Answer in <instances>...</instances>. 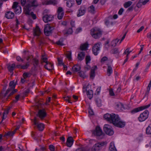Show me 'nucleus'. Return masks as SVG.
Masks as SVG:
<instances>
[{"label": "nucleus", "mask_w": 151, "mask_h": 151, "mask_svg": "<svg viewBox=\"0 0 151 151\" xmlns=\"http://www.w3.org/2000/svg\"><path fill=\"white\" fill-rule=\"evenodd\" d=\"M129 48H127L124 52L123 54H129L130 53H131L132 51H129Z\"/></svg>", "instance_id": "nucleus-51"}, {"label": "nucleus", "mask_w": 151, "mask_h": 151, "mask_svg": "<svg viewBox=\"0 0 151 151\" xmlns=\"http://www.w3.org/2000/svg\"><path fill=\"white\" fill-rule=\"evenodd\" d=\"M116 108L119 111H122L124 109L123 104L120 102L116 104Z\"/></svg>", "instance_id": "nucleus-19"}, {"label": "nucleus", "mask_w": 151, "mask_h": 151, "mask_svg": "<svg viewBox=\"0 0 151 151\" xmlns=\"http://www.w3.org/2000/svg\"><path fill=\"white\" fill-rule=\"evenodd\" d=\"M30 14L28 15H31L33 19H35L36 18V17L35 14H34L33 13V12H31L30 13H29Z\"/></svg>", "instance_id": "nucleus-52"}, {"label": "nucleus", "mask_w": 151, "mask_h": 151, "mask_svg": "<svg viewBox=\"0 0 151 151\" xmlns=\"http://www.w3.org/2000/svg\"><path fill=\"white\" fill-rule=\"evenodd\" d=\"M37 127L39 130L42 131L44 128V125L42 123H40L37 124Z\"/></svg>", "instance_id": "nucleus-33"}, {"label": "nucleus", "mask_w": 151, "mask_h": 151, "mask_svg": "<svg viewBox=\"0 0 151 151\" xmlns=\"http://www.w3.org/2000/svg\"><path fill=\"white\" fill-rule=\"evenodd\" d=\"M73 32L72 29L69 28L68 29H65L63 31V32L64 34H71Z\"/></svg>", "instance_id": "nucleus-27"}, {"label": "nucleus", "mask_w": 151, "mask_h": 151, "mask_svg": "<svg viewBox=\"0 0 151 151\" xmlns=\"http://www.w3.org/2000/svg\"><path fill=\"white\" fill-rule=\"evenodd\" d=\"M104 118L117 127L122 128L124 127L125 125V122L121 121L119 116L114 114L107 113L104 115Z\"/></svg>", "instance_id": "nucleus-1"}, {"label": "nucleus", "mask_w": 151, "mask_h": 151, "mask_svg": "<svg viewBox=\"0 0 151 151\" xmlns=\"http://www.w3.org/2000/svg\"><path fill=\"white\" fill-rule=\"evenodd\" d=\"M16 14H20L22 12V8L20 6H18L17 8L13 9Z\"/></svg>", "instance_id": "nucleus-29"}, {"label": "nucleus", "mask_w": 151, "mask_h": 151, "mask_svg": "<svg viewBox=\"0 0 151 151\" xmlns=\"http://www.w3.org/2000/svg\"><path fill=\"white\" fill-rule=\"evenodd\" d=\"M74 140L72 137H69L67 139L66 145L68 147H70L73 143Z\"/></svg>", "instance_id": "nucleus-17"}, {"label": "nucleus", "mask_w": 151, "mask_h": 151, "mask_svg": "<svg viewBox=\"0 0 151 151\" xmlns=\"http://www.w3.org/2000/svg\"><path fill=\"white\" fill-rule=\"evenodd\" d=\"M58 18L59 19H61L64 15V12L58 13Z\"/></svg>", "instance_id": "nucleus-43"}, {"label": "nucleus", "mask_w": 151, "mask_h": 151, "mask_svg": "<svg viewBox=\"0 0 151 151\" xmlns=\"http://www.w3.org/2000/svg\"><path fill=\"white\" fill-rule=\"evenodd\" d=\"M49 149L51 151L55 150V147L52 145H50L49 146Z\"/></svg>", "instance_id": "nucleus-53"}, {"label": "nucleus", "mask_w": 151, "mask_h": 151, "mask_svg": "<svg viewBox=\"0 0 151 151\" xmlns=\"http://www.w3.org/2000/svg\"><path fill=\"white\" fill-rule=\"evenodd\" d=\"M107 72L108 75V76H110L111 74L112 73V67L110 66H108Z\"/></svg>", "instance_id": "nucleus-38"}, {"label": "nucleus", "mask_w": 151, "mask_h": 151, "mask_svg": "<svg viewBox=\"0 0 151 151\" xmlns=\"http://www.w3.org/2000/svg\"><path fill=\"white\" fill-rule=\"evenodd\" d=\"M26 0H21V3L22 5L23 6H24L25 4Z\"/></svg>", "instance_id": "nucleus-61"}, {"label": "nucleus", "mask_w": 151, "mask_h": 151, "mask_svg": "<svg viewBox=\"0 0 151 151\" xmlns=\"http://www.w3.org/2000/svg\"><path fill=\"white\" fill-rule=\"evenodd\" d=\"M74 2L73 1L69 0L66 2V6L70 8L74 4Z\"/></svg>", "instance_id": "nucleus-34"}, {"label": "nucleus", "mask_w": 151, "mask_h": 151, "mask_svg": "<svg viewBox=\"0 0 151 151\" xmlns=\"http://www.w3.org/2000/svg\"><path fill=\"white\" fill-rule=\"evenodd\" d=\"M146 133L147 134L151 135V125L148 126L146 128Z\"/></svg>", "instance_id": "nucleus-35"}, {"label": "nucleus", "mask_w": 151, "mask_h": 151, "mask_svg": "<svg viewBox=\"0 0 151 151\" xmlns=\"http://www.w3.org/2000/svg\"><path fill=\"white\" fill-rule=\"evenodd\" d=\"M58 1L56 0H46L45 1L46 5L52 4L55 5L57 4Z\"/></svg>", "instance_id": "nucleus-18"}, {"label": "nucleus", "mask_w": 151, "mask_h": 151, "mask_svg": "<svg viewBox=\"0 0 151 151\" xmlns=\"http://www.w3.org/2000/svg\"><path fill=\"white\" fill-rule=\"evenodd\" d=\"M17 89H14V88L11 91H10L9 92H10L9 94L6 97V96L5 97V98H4V99H5L6 100H7L8 99H10V97L12 95H13L16 92H17Z\"/></svg>", "instance_id": "nucleus-22"}, {"label": "nucleus", "mask_w": 151, "mask_h": 151, "mask_svg": "<svg viewBox=\"0 0 151 151\" xmlns=\"http://www.w3.org/2000/svg\"><path fill=\"white\" fill-rule=\"evenodd\" d=\"M93 134L95 135L100 136L102 135V132L100 127L97 126L96 127L95 130L93 132Z\"/></svg>", "instance_id": "nucleus-12"}, {"label": "nucleus", "mask_w": 151, "mask_h": 151, "mask_svg": "<svg viewBox=\"0 0 151 151\" xmlns=\"http://www.w3.org/2000/svg\"><path fill=\"white\" fill-rule=\"evenodd\" d=\"M87 95L88 98L91 99L93 97V91L92 90H88L87 91Z\"/></svg>", "instance_id": "nucleus-28"}, {"label": "nucleus", "mask_w": 151, "mask_h": 151, "mask_svg": "<svg viewBox=\"0 0 151 151\" xmlns=\"http://www.w3.org/2000/svg\"><path fill=\"white\" fill-rule=\"evenodd\" d=\"M151 104H148L147 105L143 106H141L139 107L136 108L134 109H133L131 111V112L132 114H134L135 113L138 112L140 111H142L143 110L148 108L149 107L150 105Z\"/></svg>", "instance_id": "nucleus-8"}, {"label": "nucleus", "mask_w": 151, "mask_h": 151, "mask_svg": "<svg viewBox=\"0 0 151 151\" xmlns=\"http://www.w3.org/2000/svg\"><path fill=\"white\" fill-rule=\"evenodd\" d=\"M5 17L8 19H12L14 16V13L10 12L8 11L5 13Z\"/></svg>", "instance_id": "nucleus-20"}, {"label": "nucleus", "mask_w": 151, "mask_h": 151, "mask_svg": "<svg viewBox=\"0 0 151 151\" xmlns=\"http://www.w3.org/2000/svg\"><path fill=\"white\" fill-rule=\"evenodd\" d=\"M104 131L106 134L110 136L113 135L114 134V131L111 126L110 125L106 124L104 127Z\"/></svg>", "instance_id": "nucleus-5"}, {"label": "nucleus", "mask_w": 151, "mask_h": 151, "mask_svg": "<svg viewBox=\"0 0 151 151\" xmlns=\"http://www.w3.org/2000/svg\"><path fill=\"white\" fill-rule=\"evenodd\" d=\"M88 10L91 13H95V8L94 6L93 5L90 6L88 8Z\"/></svg>", "instance_id": "nucleus-36"}, {"label": "nucleus", "mask_w": 151, "mask_h": 151, "mask_svg": "<svg viewBox=\"0 0 151 151\" xmlns=\"http://www.w3.org/2000/svg\"><path fill=\"white\" fill-rule=\"evenodd\" d=\"M66 56L67 58L69 60H71V51H68L67 52L66 54Z\"/></svg>", "instance_id": "nucleus-40"}, {"label": "nucleus", "mask_w": 151, "mask_h": 151, "mask_svg": "<svg viewBox=\"0 0 151 151\" xmlns=\"http://www.w3.org/2000/svg\"><path fill=\"white\" fill-rule=\"evenodd\" d=\"M41 120H42L46 116V113L44 109L40 110L37 114Z\"/></svg>", "instance_id": "nucleus-15"}, {"label": "nucleus", "mask_w": 151, "mask_h": 151, "mask_svg": "<svg viewBox=\"0 0 151 151\" xmlns=\"http://www.w3.org/2000/svg\"><path fill=\"white\" fill-rule=\"evenodd\" d=\"M132 3L131 1H128L125 2L124 4V6L125 8H127Z\"/></svg>", "instance_id": "nucleus-37"}, {"label": "nucleus", "mask_w": 151, "mask_h": 151, "mask_svg": "<svg viewBox=\"0 0 151 151\" xmlns=\"http://www.w3.org/2000/svg\"><path fill=\"white\" fill-rule=\"evenodd\" d=\"M62 12H63V8L61 7H58L57 11V13H62Z\"/></svg>", "instance_id": "nucleus-56"}, {"label": "nucleus", "mask_w": 151, "mask_h": 151, "mask_svg": "<svg viewBox=\"0 0 151 151\" xmlns=\"http://www.w3.org/2000/svg\"><path fill=\"white\" fill-rule=\"evenodd\" d=\"M111 53L114 54H117L119 53L118 49L117 48H115L111 50Z\"/></svg>", "instance_id": "nucleus-42"}, {"label": "nucleus", "mask_w": 151, "mask_h": 151, "mask_svg": "<svg viewBox=\"0 0 151 151\" xmlns=\"http://www.w3.org/2000/svg\"><path fill=\"white\" fill-rule=\"evenodd\" d=\"M124 9L122 8L119 10L118 12V14L120 15H121L122 14V12L124 11Z\"/></svg>", "instance_id": "nucleus-59"}, {"label": "nucleus", "mask_w": 151, "mask_h": 151, "mask_svg": "<svg viewBox=\"0 0 151 151\" xmlns=\"http://www.w3.org/2000/svg\"><path fill=\"white\" fill-rule=\"evenodd\" d=\"M20 97V95L19 94L17 95H16L15 97V100H14L13 101V102L14 103H17L18 101L19 100Z\"/></svg>", "instance_id": "nucleus-49"}, {"label": "nucleus", "mask_w": 151, "mask_h": 151, "mask_svg": "<svg viewBox=\"0 0 151 151\" xmlns=\"http://www.w3.org/2000/svg\"><path fill=\"white\" fill-rule=\"evenodd\" d=\"M45 63H46V65H45L44 67L45 69H47V70L49 71L51 70V69L48 68L47 65H50V66L52 69L53 68V65L51 64L50 63L48 62L47 61H46L45 62Z\"/></svg>", "instance_id": "nucleus-25"}, {"label": "nucleus", "mask_w": 151, "mask_h": 151, "mask_svg": "<svg viewBox=\"0 0 151 151\" xmlns=\"http://www.w3.org/2000/svg\"><path fill=\"white\" fill-rule=\"evenodd\" d=\"M38 5L36 0H31L29 3L24 6L23 9L24 12L26 15H29L32 7H37Z\"/></svg>", "instance_id": "nucleus-2"}, {"label": "nucleus", "mask_w": 151, "mask_h": 151, "mask_svg": "<svg viewBox=\"0 0 151 151\" xmlns=\"http://www.w3.org/2000/svg\"><path fill=\"white\" fill-rule=\"evenodd\" d=\"M15 86L16 84L14 83V81H10L9 83V87L7 90L6 93L3 96L2 98H5L9 93L15 88Z\"/></svg>", "instance_id": "nucleus-6"}, {"label": "nucleus", "mask_w": 151, "mask_h": 151, "mask_svg": "<svg viewBox=\"0 0 151 151\" xmlns=\"http://www.w3.org/2000/svg\"><path fill=\"white\" fill-rule=\"evenodd\" d=\"M54 17L52 15L50 14H46L43 17V20L45 23L50 21L53 19Z\"/></svg>", "instance_id": "nucleus-10"}, {"label": "nucleus", "mask_w": 151, "mask_h": 151, "mask_svg": "<svg viewBox=\"0 0 151 151\" xmlns=\"http://www.w3.org/2000/svg\"><path fill=\"white\" fill-rule=\"evenodd\" d=\"M70 97H69L68 96H67L66 97H63V99L65 100V101H67L68 102L70 103H72V102H70Z\"/></svg>", "instance_id": "nucleus-48"}, {"label": "nucleus", "mask_w": 151, "mask_h": 151, "mask_svg": "<svg viewBox=\"0 0 151 151\" xmlns=\"http://www.w3.org/2000/svg\"><path fill=\"white\" fill-rule=\"evenodd\" d=\"M88 44V43L86 42L83 44L81 45L80 47V49L82 50H86L87 49Z\"/></svg>", "instance_id": "nucleus-26"}, {"label": "nucleus", "mask_w": 151, "mask_h": 151, "mask_svg": "<svg viewBox=\"0 0 151 151\" xmlns=\"http://www.w3.org/2000/svg\"><path fill=\"white\" fill-rule=\"evenodd\" d=\"M41 33V32L39 27L37 26L35 29H34L33 30V34L34 36H37V38H38V37L40 36Z\"/></svg>", "instance_id": "nucleus-14"}, {"label": "nucleus", "mask_w": 151, "mask_h": 151, "mask_svg": "<svg viewBox=\"0 0 151 151\" xmlns=\"http://www.w3.org/2000/svg\"><path fill=\"white\" fill-rule=\"evenodd\" d=\"M15 64L14 63L12 64L11 65H9L8 67V69L9 71L11 73H12V75L13 74V72L14 68L15 67Z\"/></svg>", "instance_id": "nucleus-24"}, {"label": "nucleus", "mask_w": 151, "mask_h": 151, "mask_svg": "<svg viewBox=\"0 0 151 151\" xmlns=\"http://www.w3.org/2000/svg\"><path fill=\"white\" fill-rule=\"evenodd\" d=\"M150 90H149L148 89H147V91L145 93V97H146L147 98V97L148 96V95L149 93Z\"/></svg>", "instance_id": "nucleus-63"}, {"label": "nucleus", "mask_w": 151, "mask_h": 151, "mask_svg": "<svg viewBox=\"0 0 151 151\" xmlns=\"http://www.w3.org/2000/svg\"><path fill=\"white\" fill-rule=\"evenodd\" d=\"M86 64H87L89 63L90 61L91 60V57L89 55H87L86 57Z\"/></svg>", "instance_id": "nucleus-44"}, {"label": "nucleus", "mask_w": 151, "mask_h": 151, "mask_svg": "<svg viewBox=\"0 0 151 151\" xmlns=\"http://www.w3.org/2000/svg\"><path fill=\"white\" fill-rule=\"evenodd\" d=\"M91 34L94 38L97 39L101 36L102 34V31L100 29L95 27L91 30Z\"/></svg>", "instance_id": "nucleus-3"}, {"label": "nucleus", "mask_w": 151, "mask_h": 151, "mask_svg": "<svg viewBox=\"0 0 151 151\" xmlns=\"http://www.w3.org/2000/svg\"><path fill=\"white\" fill-rule=\"evenodd\" d=\"M18 3L17 2H14L13 3V6H12V8L13 9H14L15 8L17 7L18 6H19L18 5Z\"/></svg>", "instance_id": "nucleus-46"}, {"label": "nucleus", "mask_w": 151, "mask_h": 151, "mask_svg": "<svg viewBox=\"0 0 151 151\" xmlns=\"http://www.w3.org/2000/svg\"><path fill=\"white\" fill-rule=\"evenodd\" d=\"M95 101L98 106L100 107L101 106V100L100 99L97 97L95 99Z\"/></svg>", "instance_id": "nucleus-32"}, {"label": "nucleus", "mask_w": 151, "mask_h": 151, "mask_svg": "<svg viewBox=\"0 0 151 151\" xmlns=\"http://www.w3.org/2000/svg\"><path fill=\"white\" fill-rule=\"evenodd\" d=\"M72 70L74 72H77L80 70L81 69L80 66L78 64L74 65L72 68Z\"/></svg>", "instance_id": "nucleus-23"}, {"label": "nucleus", "mask_w": 151, "mask_h": 151, "mask_svg": "<svg viewBox=\"0 0 151 151\" xmlns=\"http://www.w3.org/2000/svg\"><path fill=\"white\" fill-rule=\"evenodd\" d=\"M109 41L108 40H107L106 42L105 43V47L107 50L108 49V48L109 47Z\"/></svg>", "instance_id": "nucleus-50"}, {"label": "nucleus", "mask_w": 151, "mask_h": 151, "mask_svg": "<svg viewBox=\"0 0 151 151\" xmlns=\"http://www.w3.org/2000/svg\"><path fill=\"white\" fill-rule=\"evenodd\" d=\"M108 59V58L104 56L101 59V63H103L104 61L107 60Z\"/></svg>", "instance_id": "nucleus-54"}, {"label": "nucleus", "mask_w": 151, "mask_h": 151, "mask_svg": "<svg viewBox=\"0 0 151 151\" xmlns=\"http://www.w3.org/2000/svg\"><path fill=\"white\" fill-rule=\"evenodd\" d=\"M105 144V143L104 142H101L95 144L92 148V151H99L100 147L103 146Z\"/></svg>", "instance_id": "nucleus-9"}, {"label": "nucleus", "mask_w": 151, "mask_h": 151, "mask_svg": "<svg viewBox=\"0 0 151 151\" xmlns=\"http://www.w3.org/2000/svg\"><path fill=\"white\" fill-rule=\"evenodd\" d=\"M79 76L83 78H84L86 76L85 73L82 71H80L79 73Z\"/></svg>", "instance_id": "nucleus-47"}, {"label": "nucleus", "mask_w": 151, "mask_h": 151, "mask_svg": "<svg viewBox=\"0 0 151 151\" xmlns=\"http://www.w3.org/2000/svg\"><path fill=\"white\" fill-rule=\"evenodd\" d=\"M142 0H139L138 3L137 4V6L138 8H140L141 6V5L140 4L141 3H142Z\"/></svg>", "instance_id": "nucleus-62"}, {"label": "nucleus", "mask_w": 151, "mask_h": 151, "mask_svg": "<svg viewBox=\"0 0 151 151\" xmlns=\"http://www.w3.org/2000/svg\"><path fill=\"white\" fill-rule=\"evenodd\" d=\"M109 150L110 151H116V147L113 143H111L109 147Z\"/></svg>", "instance_id": "nucleus-31"}, {"label": "nucleus", "mask_w": 151, "mask_h": 151, "mask_svg": "<svg viewBox=\"0 0 151 151\" xmlns=\"http://www.w3.org/2000/svg\"><path fill=\"white\" fill-rule=\"evenodd\" d=\"M16 59L18 61H23V60L19 56H17V57Z\"/></svg>", "instance_id": "nucleus-60"}, {"label": "nucleus", "mask_w": 151, "mask_h": 151, "mask_svg": "<svg viewBox=\"0 0 151 151\" xmlns=\"http://www.w3.org/2000/svg\"><path fill=\"white\" fill-rule=\"evenodd\" d=\"M149 114V112L148 110H146L143 113L140 114L138 117L139 121L142 122L145 121L147 119Z\"/></svg>", "instance_id": "nucleus-7"}, {"label": "nucleus", "mask_w": 151, "mask_h": 151, "mask_svg": "<svg viewBox=\"0 0 151 151\" xmlns=\"http://www.w3.org/2000/svg\"><path fill=\"white\" fill-rule=\"evenodd\" d=\"M109 94L111 96H114V93L112 89H110L109 91Z\"/></svg>", "instance_id": "nucleus-58"}, {"label": "nucleus", "mask_w": 151, "mask_h": 151, "mask_svg": "<svg viewBox=\"0 0 151 151\" xmlns=\"http://www.w3.org/2000/svg\"><path fill=\"white\" fill-rule=\"evenodd\" d=\"M31 74L30 73H24L23 74V77L24 78H26L27 77H29L30 76Z\"/></svg>", "instance_id": "nucleus-45"}, {"label": "nucleus", "mask_w": 151, "mask_h": 151, "mask_svg": "<svg viewBox=\"0 0 151 151\" xmlns=\"http://www.w3.org/2000/svg\"><path fill=\"white\" fill-rule=\"evenodd\" d=\"M6 133L7 136H12L14 135V132H9Z\"/></svg>", "instance_id": "nucleus-55"}, {"label": "nucleus", "mask_w": 151, "mask_h": 151, "mask_svg": "<svg viewBox=\"0 0 151 151\" xmlns=\"http://www.w3.org/2000/svg\"><path fill=\"white\" fill-rule=\"evenodd\" d=\"M97 67L96 65L93 66L91 70L90 77L92 79H93L94 78L96 74L95 70L97 69Z\"/></svg>", "instance_id": "nucleus-13"}, {"label": "nucleus", "mask_w": 151, "mask_h": 151, "mask_svg": "<svg viewBox=\"0 0 151 151\" xmlns=\"http://www.w3.org/2000/svg\"><path fill=\"white\" fill-rule=\"evenodd\" d=\"M63 39L61 38L58 41L56 42V44L58 45L63 46L64 45V44L63 43Z\"/></svg>", "instance_id": "nucleus-39"}, {"label": "nucleus", "mask_w": 151, "mask_h": 151, "mask_svg": "<svg viewBox=\"0 0 151 151\" xmlns=\"http://www.w3.org/2000/svg\"><path fill=\"white\" fill-rule=\"evenodd\" d=\"M33 65L35 68V69L37 67V66L39 65V61L37 60L36 59L34 58L33 59Z\"/></svg>", "instance_id": "nucleus-30"}, {"label": "nucleus", "mask_w": 151, "mask_h": 151, "mask_svg": "<svg viewBox=\"0 0 151 151\" xmlns=\"http://www.w3.org/2000/svg\"><path fill=\"white\" fill-rule=\"evenodd\" d=\"M29 91L30 90L29 89H28L24 91L23 92L24 95H27V94L29 92Z\"/></svg>", "instance_id": "nucleus-64"}, {"label": "nucleus", "mask_w": 151, "mask_h": 151, "mask_svg": "<svg viewBox=\"0 0 151 151\" xmlns=\"http://www.w3.org/2000/svg\"><path fill=\"white\" fill-rule=\"evenodd\" d=\"M54 29V25L51 24H47L44 29V33L47 36H49L52 33V31Z\"/></svg>", "instance_id": "nucleus-4"}, {"label": "nucleus", "mask_w": 151, "mask_h": 151, "mask_svg": "<svg viewBox=\"0 0 151 151\" xmlns=\"http://www.w3.org/2000/svg\"><path fill=\"white\" fill-rule=\"evenodd\" d=\"M58 60L59 65H61L64 64L63 62V60H60L59 58H58Z\"/></svg>", "instance_id": "nucleus-57"}, {"label": "nucleus", "mask_w": 151, "mask_h": 151, "mask_svg": "<svg viewBox=\"0 0 151 151\" xmlns=\"http://www.w3.org/2000/svg\"><path fill=\"white\" fill-rule=\"evenodd\" d=\"M100 45L99 44L97 43L94 45L93 47L92 51L94 54L96 55H98V51L100 50Z\"/></svg>", "instance_id": "nucleus-11"}, {"label": "nucleus", "mask_w": 151, "mask_h": 151, "mask_svg": "<svg viewBox=\"0 0 151 151\" xmlns=\"http://www.w3.org/2000/svg\"><path fill=\"white\" fill-rule=\"evenodd\" d=\"M29 65V62H27L25 65H22L21 66V69H27Z\"/></svg>", "instance_id": "nucleus-41"}, {"label": "nucleus", "mask_w": 151, "mask_h": 151, "mask_svg": "<svg viewBox=\"0 0 151 151\" xmlns=\"http://www.w3.org/2000/svg\"><path fill=\"white\" fill-rule=\"evenodd\" d=\"M86 11V9L84 7H80L78 10V12L77 14L78 17H80L83 15L85 13Z\"/></svg>", "instance_id": "nucleus-16"}, {"label": "nucleus", "mask_w": 151, "mask_h": 151, "mask_svg": "<svg viewBox=\"0 0 151 151\" xmlns=\"http://www.w3.org/2000/svg\"><path fill=\"white\" fill-rule=\"evenodd\" d=\"M85 55L84 52H82L78 54V58L80 61L84 59Z\"/></svg>", "instance_id": "nucleus-21"}]
</instances>
